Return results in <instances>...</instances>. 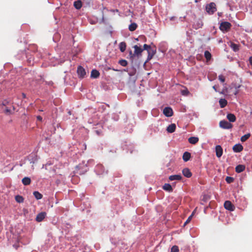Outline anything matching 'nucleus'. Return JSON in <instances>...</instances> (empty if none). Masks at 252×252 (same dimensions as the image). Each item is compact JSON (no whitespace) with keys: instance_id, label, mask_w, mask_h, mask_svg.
Segmentation results:
<instances>
[{"instance_id":"9","label":"nucleus","mask_w":252,"mask_h":252,"mask_svg":"<svg viewBox=\"0 0 252 252\" xmlns=\"http://www.w3.org/2000/svg\"><path fill=\"white\" fill-rule=\"evenodd\" d=\"M77 73L80 77L83 78L86 75L85 69L81 66H79L77 68Z\"/></svg>"},{"instance_id":"35","label":"nucleus","mask_w":252,"mask_h":252,"mask_svg":"<svg viewBox=\"0 0 252 252\" xmlns=\"http://www.w3.org/2000/svg\"><path fill=\"white\" fill-rule=\"evenodd\" d=\"M225 181L227 183L230 184L234 181V178L231 177L227 176L225 178Z\"/></svg>"},{"instance_id":"1","label":"nucleus","mask_w":252,"mask_h":252,"mask_svg":"<svg viewBox=\"0 0 252 252\" xmlns=\"http://www.w3.org/2000/svg\"><path fill=\"white\" fill-rule=\"evenodd\" d=\"M206 12L210 15L213 14L217 11L216 4L212 2L206 6Z\"/></svg>"},{"instance_id":"29","label":"nucleus","mask_w":252,"mask_h":252,"mask_svg":"<svg viewBox=\"0 0 252 252\" xmlns=\"http://www.w3.org/2000/svg\"><path fill=\"white\" fill-rule=\"evenodd\" d=\"M250 136H251V134L249 133H247V134L242 136L241 137V141L242 142H245L246 140H247L250 138Z\"/></svg>"},{"instance_id":"41","label":"nucleus","mask_w":252,"mask_h":252,"mask_svg":"<svg viewBox=\"0 0 252 252\" xmlns=\"http://www.w3.org/2000/svg\"><path fill=\"white\" fill-rule=\"evenodd\" d=\"M250 63L252 65V57H251L249 59Z\"/></svg>"},{"instance_id":"47","label":"nucleus","mask_w":252,"mask_h":252,"mask_svg":"<svg viewBox=\"0 0 252 252\" xmlns=\"http://www.w3.org/2000/svg\"><path fill=\"white\" fill-rule=\"evenodd\" d=\"M213 88H214V89H215V86H214V87H213Z\"/></svg>"},{"instance_id":"10","label":"nucleus","mask_w":252,"mask_h":252,"mask_svg":"<svg viewBox=\"0 0 252 252\" xmlns=\"http://www.w3.org/2000/svg\"><path fill=\"white\" fill-rule=\"evenodd\" d=\"M46 216V213L45 212H41L37 214L36 216L35 220L37 222H41L45 218Z\"/></svg>"},{"instance_id":"7","label":"nucleus","mask_w":252,"mask_h":252,"mask_svg":"<svg viewBox=\"0 0 252 252\" xmlns=\"http://www.w3.org/2000/svg\"><path fill=\"white\" fill-rule=\"evenodd\" d=\"M215 151L216 156L219 158H220L223 153V150L221 146L217 145L215 147Z\"/></svg>"},{"instance_id":"43","label":"nucleus","mask_w":252,"mask_h":252,"mask_svg":"<svg viewBox=\"0 0 252 252\" xmlns=\"http://www.w3.org/2000/svg\"><path fill=\"white\" fill-rule=\"evenodd\" d=\"M8 102L6 100H4L2 104L3 105H5Z\"/></svg>"},{"instance_id":"26","label":"nucleus","mask_w":252,"mask_h":252,"mask_svg":"<svg viewBox=\"0 0 252 252\" xmlns=\"http://www.w3.org/2000/svg\"><path fill=\"white\" fill-rule=\"evenodd\" d=\"M74 6L77 9H79L82 7V2L81 0H78L74 1Z\"/></svg>"},{"instance_id":"13","label":"nucleus","mask_w":252,"mask_h":252,"mask_svg":"<svg viewBox=\"0 0 252 252\" xmlns=\"http://www.w3.org/2000/svg\"><path fill=\"white\" fill-rule=\"evenodd\" d=\"M176 125L175 124H171V125H169L167 128L166 130L168 133H173L175 131L176 129Z\"/></svg>"},{"instance_id":"36","label":"nucleus","mask_w":252,"mask_h":252,"mask_svg":"<svg viewBox=\"0 0 252 252\" xmlns=\"http://www.w3.org/2000/svg\"><path fill=\"white\" fill-rule=\"evenodd\" d=\"M193 214H194V212H192V213L191 214V215H190L189 218H188V219L186 220V221H185V222L184 223V225H186L187 223H189L190 222V221L192 219V216H193Z\"/></svg>"},{"instance_id":"37","label":"nucleus","mask_w":252,"mask_h":252,"mask_svg":"<svg viewBox=\"0 0 252 252\" xmlns=\"http://www.w3.org/2000/svg\"><path fill=\"white\" fill-rule=\"evenodd\" d=\"M179 250L178 247L177 246H174L171 248V252H179Z\"/></svg>"},{"instance_id":"12","label":"nucleus","mask_w":252,"mask_h":252,"mask_svg":"<svg viewBox=\"0 0 252 252\" xmlns=\"http://www.w3.org/2000/svg\"><path fill=\"white\" fill-rule=\"evenodd\" d=\"M232 149L234 152L239 153L243 150V147L240 144H237L233 147Z\"/></svg>"},{"instance_id":"46","label":"nucleus","mask_w":252,"mask_h":252,"mask_svg":"<svg viewBox=\"0 0 252 252\" xmlns=\"http://www.w3.org/2000/svg\"><path fill=\"white\" fill-rule=\"evenodd\" d=\"M222 79V78H221L220 77V76H219V79Z\"/></svg>"},{"instance_id":"6","label":"nucleus","mask_w":252,"mask_h":252,"mask_svg":"<svg viewBox=\"0 0 252 252\" xmlns=\"http://www.w3.org/2000/svg\"><path fill=\"white\" fill-rule=\"evenodd\" d=\"M224 207L227 210L233 211L235 209L234 206L230 201H225L224 203Z\"/></svg>"},{"instance_id":"16","label":"nucleus","mask_w":252,"mask_h":252,"mask_svg":"<svg viewBox=\"0 0 252 252\" xmlns=\"http://www.w3.org/2000/svg\"><path fill=\"white\" fill-rule=\"evenodd\" d=\"M162 189L168 192H172L173 191V189L171 185L169 184H165L163 187Z\"/></svg>"},{"instance_id":"15","label":"nucleus","mask_w":252,"mask_h":252,"mask_svg":"<svg viewBox=\"0 0 252 252\" xmlns=\"http://www.w3.org/2000/svg\"><path fill=\"white\" fill-rule=\"evenodd\" d=\"M245 169V166L242 164H239L235 167V171L237 173H241Z\"/></svg>"},{"instance_id":"11","label":"nucleus","mask_w":252,"mask_h":252,"mask_svg":"<svg viewBox=\"0 0 252 252\" xmlns=\"http://www.w3.org/2000/svg\"><path fill=\"white\" fill-rule=\"evenodd\" d=\"M134 49V53L137 56L140 55L141 53L143 52V49L137 45H135L133 46Z\"/></svg>"},{"instance_id":"38","label":"nucleus","mask_w":252,"mask_h":252,"mask_svg":"<svg viewBox=\"0 0 252 252\" xmlns=\"http://www.w3.org/2000/svg\"><path fill=\"white\" fill-rule=\"evenodd\" d=\"M150 48H151V46L150 45H148L146 44H144L143 45V50H145L148 51V49H149Z\"/></svg>"},{"instance_id":"14","label":"nucleus","mask_w":252,"mask_h":252,"mask_svg":"<svg viewBox=\"0 0 252 252\" xmlns=\"http://www.w3.org/2000/svg\"><path fill=\"white\" fill-rule=\"evenodd\" d=\"M182 173L183 175L187 178H189L192 175L191 173L189 170V169L187 168L183 169V170H182Z\"/></svg>"},{"instance_id":"4","label":"nucleus","mask_w":252,"mask_h":252,"mask_svg":"<svg viewBox=\"0 0 252 252\" xmlns=\"http://www.w3.org/2000/svg\"><path fill=\"white\" fill-rule=\"evenodd\" d=\"M220 126L224 129H230L233 126L227 121L223 120L220 122Z\"/></svg>"},{"instance_id":"21","label":"nucleus","mask_w":252,"mask_h":252,"mask_svg":"<svg viewBox=\"0 0 252 252\" xmlns=\"http://www.w3.org/2000/svg\"><path fill=\"white\" fill-rule=\"evenodd\" d=\"M190 154L188 152H186L183 154V159L185 161H188L190 158Z\"/></svg>"},{"instance_id":"33","label":"nucleus","mask_w":252,"mask_h":252,"mask_svg":"<svg viewBox=\"0 0 252 252\" xmlns=\"http://www.w3.org/2000/svg\"><path fill=\"white\" fill-rule=\"evenodd\" d=\"M119 63L123 66H126L127 64V62L126 60H120L119 61Z\"/></svg>"},{"instance_id":"24","label":"nucleus","mask_w":252,"mask_h":252,"mask_svg":"<svg viewBox=\"0 0 252 252\" xmlns=\"http://www.w3.org/2000/svg\"><path fill=\"white\" fill-rule=\"evenodd\" d=\"M126 47V43L125 42H122L119 44V49L122 52H124Z\"/></svg>"},{"instance_id":"20","label":"nucleus","mask_w":252,"mask_h":252,"mask_svg":"<svg viewBox=\"0 0 252 252\" xmlns=\"http://www.w3.org/2000/svg\"><path fill=\"white\" fill-rule=\"evenodd\" d=\"M99 76V72L96 69H93L91 71V77L92 78H96Z\"/></svg>"},{"instance_id":"31","label":"nucleus","mask_w":252,"mask_h":252,"mask_svg":"<svg viewBox=\"0 0 252 252\" xmlns=\"http://www.w3.org/2000/svg\"><path fill=\"white\" fill-rule=\"evenodd\" d=\"M15 200L18 203H22L24 201V198L20 195H16L15 196Z\"/></svg>"},{"instance_id":"44","label":"nucleus","mask_w":252,"mask_h":252,"mask_svg":"<svg viewBox=\"0 0 252 252\" xmlns=\"http://www.w3.org/2000/svg\"><path fill=\"white\" fill-rule=\"evenodd\" d=\"M22 96H23V98H25L26 97V94H24V93H22Z\"/></svg>"},{"instance_id":"17","label":"nucleus","mask_w":252,"mask_h":252,"mask_svg":"<svg viewBox=\"0 0 252 252\" xmlns=\"http://www.w3.org/2000/svg\"><path fill=\"white\" fill-rule=\"evenodd\" d=\"M226 117L230 122H234L236 121V118L233 114H228L226 116Z\"/></svg>"},{"instance_id":"18","label":"nucleus","mask_w":252,"mask_h":252,"mask_svg":"<svg viewBox=\"0 0 252 252\" xmlns=\"http://www.w3.org/2000/svg\"><path fill=\"white\" fill-rule=\"evenodd\" d=\"M188 141L191 144H195L198 142L199 138L197 137H190L189 138Z\"/></svg>"},{"instance_id":"45","label":"nucleus","mask_w":252,"mask_h":252,"mask_svg":"<svg viewBox=\"0 0 252 252\" xmlns=\"http://www.w3.org/2000/svg\"><path fill=\"white\" fill-rule=\"evenodd\" d=\"M220 81H221L222 83H223V82H224L225 80L222 79V80H220Z\"/></svg>"},{"instance_id":"8","label":"nucleus","mask_w":252,"mask_h":252,"mask_svg":"<svg viewBox=\"0 0 252 252\" xmlns=\"http://www.w3.org/2000/svg\"><path fill=\"white\" fill-rule=\"evenodd\" d=\"M148 52V60H150L152 59V58L153 57V56L155 55V54L156 53V50L155 48H150L147 51Z\"/></svg>"},{"instance_id":"5","label":"nucleus","mask_w":252,"mask_h":252,"mask_svg":"<svg viewBox=\"0 0 252 252\" xmlns=\"http://www.w3.org/2000/svg\"><path fill=\"white\" fill-rule=\"evenodd\" d=\"M163 114L167 117H170L173 115L172 109L170 107H166L163 110Z\"/></svg>"},{"instance_id":"23","label":"nucleus","mask_w":252,"mask_h":252,"mask_svg":"<svg viewBox=\"0 0 252 252\" xmlns=\"http://www.w3.org/2000/svg\"><path fill=\"white\" fill-rule=\"evenodd\" d=\"M22 182L25 186H28L31 184V180L29 177H24L22 180Z\"/></svg>"},{"instance_id":"27","label":"nucleus","mask_w":252,"mask_h":252,"mask_svg":"<svg viewBox=\"0 0 252 252\" xmlns=\"http://www.w3.org/2000/svg\"><path fill=\"white\" fill-rule=\"evenodd\" d=\"M137 27V25L136 23H133L129 25L128 27V29L130 31L133 32L134 31Z\"/></svg>"},{"instance_id":"25","label":"nucleus","mask_w":252,"mask_h":252,"mask_svg":"<svg viewBox=\"0 0 252 252\" xmlns=\"http://www.w3.org/2000/svg\"><path fill=\"white\" fill-rule=\"evenodd\" d=\"M204 57L206 59L207 62H209L212 58V55L208 51H205L204 52Z\"/></svg>"},{"instance_id":"34","label":"nucleus","mask_w":252,"mask_h":252,"mask_svg":"<svg viewBox=\"0 0 252 252\" xmlns=\"http://www.w3.org/2000/svg\"><path fill=\"white\" fill-rule=\"evenodd\" d=\"M203 25V22L201 21H198L196 25H194V28L195 29H199L202 27Z\"/></svg>"},{"instance_id":"30","label":"nucleus","mask_w":252,"mask_h":252,"mask_svg":"<svg viewBox=\"0 0 252 252\" xmlns=\"http://www.w3.org/2000/svg\"><path fill=\"white\" fill-rule=\"evenodd\" d=\"M230 47L232 48L233 51L236 52L239 50V46L234 43H231L230 45Z\"/></svg>"},{"instance_id":"39","label":"nucleus","mask_w":252,"mask_h":252,"mask_svg":"<svg viewBox=\"0 0 252 252\" xmlns=\"http://www.w3.org/2000/svg\"><path fill=\"white\" fill-rule=\"evenodd\" d=\"M11 111L10 109L6 108L5 110V113L6 114H11Z\"/></svg>"},{"instance_id":"2","label":"nucleus","mask_w":252,"mask_h":252,"mask_svg":"<svg viewBox=\"0 0 252 252\" xmlns=\"http://www.w3.org/2000/svg\"><path fill=\"white\" fill-rule=\"evenodd\" d=\"M231 27V25L229 22H222L220 26V30L222 32H227L229 31Z\"/></svg>"},{"instance_id":"42","label":"nucleus","mask_w":252,"mask_h":252,"mask_svg":"<svg viewBox=\"0 0 252 252\" xmlns=\"http://www.w3.org/2000/svg\"><path fill=\"white\" fill-rule=\"evenodd\" d=\"M94 132L98 135L100 134V132L97 130H95Z\"/></svg>"},{"instance_id":"32","label":"nucleus","mask_w":252,"mask_h":252,"mask_svg":"<svg viewBox=\"0 0 252 252\" xmlns=\"http://www.w3.org/2000/svg\"><path fill=\"white\" fill-rule=\"evenodd\" d=\"M181 93L182 95L185 96H187L189 94V91L186 88H184V89L181 90Z\"/></svg>"},{"instance_id":"3","label":"nucleus","mask_w":252,"mask_h":252,"mask_svg":"<svg viewBox=\"0 0 252 252\" xmlns=\"http://www.w3.org/2000/svg\"><path fill=\"white\" fill-rule=\"evenodd\" d=\"M88 168L86 165H79L76 167V172L80 175L84 174L87 171Z\"/></svg>"},{"instance_id":"28","label":"nucleus","mask_w":252,"mask_h":252,"mask_svg":"<svg viewBox=\"0 0 252 252\" xmlns=\"http://www.w3.org/2000/svg\"><path fill=\"white\" fill-rule=\"evenodd\" d=\"M33 195L36 199H40L42 198V195L37 191H35L33 193Z\"/></svg>"},{"instance_id":"40","label":"nucleus","mask_w":252,"mask_h":252,"mask_svg":"<svg viewBox=\"0 0 252 252\" xmlns=\"http://www.w3.org/2000/svg\"><path fill=\"white\" fill-rule=\"evenodd\" d=\"M37 119L38 121H42V117H41V116H38L37 117Z\"/></svg>"},{"instance_id":"22","label":"nucleus","mask_w":252,"mask_h":252,"mask_svg":"<svg viewBox=\"0 0 252 252\" xmlns=\"http://www.w3.org/2000/svg\"><path fill=\"white\" fill-rule=\"evenodd\" d=\"M219 103H220V107L221 108H222L225 107L227 105V101L224 98H220L219 100Z\"/></svg>"},{"instance_id":"19","label":"nucleus","mask_w":252,"mask_h":252,"mask_svg":"<svg viewBox=\"0 0 252 252\" xmlns=\"http://www.w3.org/2000/svg\"><path fill=\"white\" fill-rule=\"evenodd\" d=\"M169 179L170 181H174V180H181L182 179V176L180 175H171L169 177Z\"/></svg>"}]
</instances>
